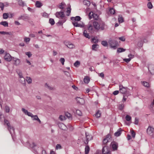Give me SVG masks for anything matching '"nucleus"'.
<instances>
[{
    "instance_id": "774afa93",
    "label": "nucleus",
    "mask_w": 154,
    "mask_h": 154,
    "mask_svg": "<svg viewBox=\"0 0 154 154\" xmlns=\"http://www.w3.org/2000/svg\"><path fill=\"white\" fill-rule=\"evenodd\" d=\"M131 134L132 137L133 138H134L135 137V135H136V134H135V132L134 131H131Z\"/></svg>"
},
{
    "instance_id": "5fc2aeb1",
    "label": "nucleus",
    "mask_w": 154,
    "mask_h": 154,
    "mask_svg": "<svg viewBox=\"0 0 154 154\" xmlns=\"http://www.w3.org/2000/svg\"><path fill=\"white\" fill-rule=\"evenodd\" d=\"M125 119L127 121H129L131 120V117L130 116L127 115L125 117Z\"/></svg>"
},
{
    "instance_id": "9b49d317",
    "label": "nucleus",
    "mask_w": 154,
    "mask_h": 154,
    "mask_svg": "<svg viewBox=\"0 0 154 154\" xmlns=\"http://www.w3.org/2000/svg\"><path fill=\"white\" fill-rule=\"evenodd\" d=\"M76 100L78 103L81 104H83L84 103V100L82 98H80L79 97H77L76 98Z\"/></svg>"
},
{
    "instance_id": "ea45409f",
    "label": "nucleus",
    "mask_w": 154,
    "mask_h": 154,
    "mask_svg": "<svg viewBox=\"0 0 154 154\" xmlns=\"http://www.w3.org/2000/svg\"><path fill=\"white\" fill-rule=\"evenodd\" d=\"M65 116L69 119H72V116L68 112L65 113Z\"/></svg>"
},
{
    "instance_id": "f257e3e1",
    "label": "nucleus",
    "mask_w": 154,
    "mask_h": 154,
    "mask_svg": "<svg viewBox=\"0 0 154 154\" xmlns=\"http://www.w3.org/2000/svg\"><path fill=\"white\" fill-rule=\"evenodd\" d=\"M93 23L94 27L96 29L103 30L104 29L105 23L103 21H95Z\"/></svg>"
},
{
    "instance_id": "dca6fc26",
    "label": "nucleus",
    "mask_w": 154,
    "mask_h": 154,
    "mask_svg": "<svg viewBox=\"0 0 154 154\" xmlns=\"http://www.w3.org/2000/svg\"><path fill=\"white\" fill-rule=\"evenodd\" d=\"M122 131V129L121 128H119L117 131L115 133V136L116 137L119 136L121 134Z\"/></svg>"
},
{
    "instance_id": "aec40b11",
    "label": "nucleus",
    "mask_w": 154,
    "mask_h": 154,
    "mask_svg": "<svg viewBox=\"0 0 154 154\" xmlns=\"http://www.w3.org/2000/svg\"><path fill=\"white\" fill-rule=\"evenodd\" d=\"M16 71L19 76V78L23 77L22 71L18 69L16 70Z\"/></svg>"
},
{
    "instance_id": "052dcab7",
    "label": "nucleus",
    "mask_w": 154,
    "mask_h": 154,
    "mask_svg": "<svg viewBox=\"0 0 154 154\" xmlns=\"http://www.w3.org/2000/svg\"><path fill=\"white\" fill-rule=\"evenodd\" d=\"M59 119L61 121H63L65 119V116H63L62 115H60L59 117Z\"/></svg>"
},
{
    "instance_id": "6e6552de",
    "label": "nucleus",
    "mask_w": 154,
    "mask_h": 154,
    "mask_svg": "<svg viewBox=\"0 0 154 154\" xmlns=\"http://www.w3.org/2000/svg\"><path fill=\"white\" fill-rule=\"evenodd\" d=\"M85 134L86 140L84 143L85 144H87L88 143V141L89 140L92 139L93 137L91 135H89L88 133H86Z\"/></svg>"
},
{
    "instance_id": "c756f323",
    "label": "nucleus",
    "mask_w": 154,
    "mask_h": 154,
    "mask_svg": "<svg viewBox=\"0 0 154 154\" xmlns=\"http://www.w3.org/2000/svg\"><path fill=\"white\" fill-rule=\"evenodd\" d=\"M90 81V79L89 78L88 76L85 77L84 79V82L85 83H88Z\"/></svg>"
},
{
    "instance_id": "4be33fe9",
    "label": "nucleus",
    "mask_w": 154,
    "mask_h": 154,
    "mask_svg": "<svg viewBox=\"0 0 154 154\" xmlns=\"http://www.w3.org/2000/svg\"><path fill=\"white\" fill-rule=\"evenodd\" d=\"M19 81L21 83H22L24 85H25V78L23 77L20 78L19 79Z\"/></svg>"
},
{
    "instance_id": "864d4df0",
    "label": "nucleus",
    "mask_w": 154,
    "mask_h": 154,
    "mask_svg": "<svg viewBox=\"0 0 154 154\" xmlns=\"http://www.w3.org/2000/svg\"><path fill=\"white\" fill-rule=\"evenodd\" d=\"M5 5L2 2H0V8H1L2 10L3 11L4 9Z\"/></svg>"
},
{
    "instance_id": "3c124183",
    "label": "nucleus",
    "mask_w": 154,
    "mask_h": 154,
    "mask_svg": "<svg viewBox=\"0 0 154 154\" xmlns=\"http://www.w3.org/2000/svg\"><path fill=\"white\" fill-rule=\"evenodd\" d=\"M147 6L149 9H151L152 8V5L151 2H149L147 4Z\"/></svg>"
},
{
    "instance_id": "c9c22d12",
    "label": "nucleus",
    "mask_w": 154,
    "mask_h": 154,
    "mask_svg": "<svg viewBox=\"0 0 154 154\" xmlns=\"http://www.w3.org/2000/svg\"><path fill=\"white\" fill-rule=\"evenodd\" d=\"M94 14H93V13L92 12H91L89 13L88 16L90 19H91L93 17L94 18Z\"/></svg>"
},
{
    "instance_id": "6e6d98bb",
    "label": "nucleus",
    "mask_w": 154,
    "mask_h": 154,
    "mask_svg": "<svg viewBox=\"0 0 154 154\" xmlns=\"http://www.w3.org/2000/svg\"><path fill=\"white\" fill-rule=\"evenodd\" d=\"M67 9H68V10L66 11V12L67 13H69L68 14H66L67 16H69L71 12V8L70 7H68V8H67Z\"/></svg>"
},
{
    "instance_id": "20e7f679",
    "label": "nucleus",
    "mask_w": 154,
    "mask_h": 154,
    "mask_svg": "<svg viewBox=\"0 0 154 154\" xmlns=\"http://www.w3.org/2000/svg\"><path fill=\"white\" fill-rule=\"evenodd\" d=\"M119 91L122 94H125L127 93L128 88L127 87H124L122 85H119Z\"/></svg>"
},
{
    "instance_id": "49530a36",
    "label": "nucleus",
    "mask_w": 154,
    "mask_h": 154,
    "mask_svg": "<svg viewBox=\"0 0 154 154\" xmlns=\"http://www.w3.org/2000/svg\"><path fill=\"white\" fill-rule=\"evenodd\" d=\"M76 114L79 116H81L82 115L81 111L79 110H77L76 112Z\"/></svg>"
},
{
    "instance_id": "412c9836",
    "label": "nucleus",
    "mask_w": 154,
    "mask_h": 154,
    "mask_svg": "<svg viewBox=\"0 0 154 154\" xmlns=\"http://www.w3.org/2000/svg\"><path fill=\"white\" fill-rule=\"evenodd\" d=\"M83 35L86 38H91L89 34L87 33V31L86 30H84L83 33Z\"/></svg>"
},
{
    "instance_id": "2eb2a0df",
    "label": "nucleus",
    "mask_w": 154,
    "mask_h": 154,
    "mask_svg": "<svg viewBox=\"0 0 154 154\" xmlns=\"http://www.w3.org/2000/svg\"><path fill=\"white\" fill-rule=\"evenodd\" d=\"M149 71L151 74L154 73V66L152 65H150L148 67Z\"/></svg>"
},
{
    "instance_id": "2f4dec72",
    "label": "nucleus",
    "mask_w": 154,
    "mask_h": 154,
    "mask_svg": "<svg viewBox=\"0 0 154 154\" xmlns=\"http://www.w3.org/2000/svg\"><path fill=\"white\" fill-rule=\"evenodd\" d=\"M125 49H124L123 48H117V52L119 53H120L125 51Z\"/></svg>"
},
{
    "instance_id": "37998d69",
    "label": "nucleus",
    "mask_w": 154,
    "mask_h": 154,
    "mask_svg": "<svg viewBox=\"0 0 154 154\" xmlns=\"http://www.w3.org/2000/svg\"><path fill=\"white\" fill-rule=\"evenodd\" d=\"M49 22L51 25H54L55 23L54 20L53 19L50 18L49 20Z\"/></svg>"
},
{
    "instance_id": "cd10ccee",
    "label": "nucleus",
    "mask_w": 154,
    "mask_h": 154,
    "mask_svg": "<svg viewBox=\"0 0 154 154\" xmlns=\"http://www.w3.org/2000/svg\"><path fill=\"white\" fill-rule=\"evenodd\" d=\"M83 4L86 5L87 6H89L90 5V2L89 1L87 0H84L83 1Z\"/></svg>"
},
{
    "instance_id": "338daca9",
    "label": "nucleus",
    "mask_w": 154,
    "mask_h": 154,
    "mask_svg": "<svg viewBox=\"0 0 154 154\" xmlns=\"http://www.w3.org/2000/svg\"><path fill=\"white\" fill-rule=\"evenodd\" d=\"M30 40V38H25L24 39V41L26 42H29Z\"/></svg>"
},
{
    "instance_id": "423d86ee",
    "label": "nucleus",
    "mask_w": 154,
    "mask_h": 154,
    "mask_svg": "<svg viewBox=\"0 0 154 154\" xmlns=\"http://www.w3.org/2000/svg\"><path fill=\"white\" fill-rule=\"evenodd\" d=\"M154 131L153 128L151 126H149L147 129V133L148 134L153 137V135Z\"/></svg>"
},
{
    "instance_id": "13d9d810",
    "label": "nucleus",
    "mask_w": 154,
    "mask_h": 154,
    "mask_svg": "<svg viewBox=\"0 0 154 154\" xmlns=\"http://www.w3.org/2000/svg\"><path fill=\"white\" fill-rule=\"evenodd\" d=\"M65 61V59L63 58H61L60 60V62L63 65L64 64Z\"/></svg>"
},
{
    "instance_id": "ddd939ff",
    "label": "nucleus",
    "mask_w": 154,
    "mask_h": 154,
    "mask_svg": "<svg viewBox=\"0 0 154 154\" xmlns=\"http://www.w3.org/2000/svg\"><path fill=\"white\" fill-rule=\"evenodd\" d=\"M112 148L113 150H116L118 147V145L117 143L115 142H112L111 143Z\"/></svg>"
},
{
    "instance_id": "a878e982",
    "label": "nucleus",
    "mask_w": 154,
    "mask_h": 154,
    "mask_svg": "<svg viewBox=\"0 0 154 154\" xmlns=\"http://www.w3.org/2000/svg\"><path fill=\"white\" fill-rule=\"evenodd\" d=\"M45 88H48V89L50 90H53L54 89V88L49 85L47 83H45Z\"/></svg>"
},
{
    "instance_id": "bb28decb",
    "label": "nucleus",
    "mask_w": 154,
    "mask_h": 154,
    "mask_svg": "<svg viewBox=\"0 0 154 154\" xmlns=\"http://www.w3.org/2000/svg\"><path fill=\"white\" fill-rule=\"evenodd\" d=\"M90 151V147L88 145L86 146L85 148V154H88Z\"/></svg>"
},
{
    "instance_id": "39448f33",
    "label": "nucleus",
    "mask_w": 154,
    "mask_h": 154,
    "mask_svg": "<svg viewBox=\"0 0 154 154\" xmlns=\"http://www.w3.org/2000/svg\"><path fill=\"white\" fill-rule=\"evenodd\" d=\"M13 64L15 66L20 65L21 64V60L20 59L14 57H12Z\"/></svg>"
},
{
    "instance_id": "09e8293b",
    "label": "nucleus",
    "mask_w": 154,
    "mask_h": 154,
    "mask_svg": "<svg viewBox=\"0 0 154 154\" xmlns=\"http://www.w3.org/2000/svg\"><path fill=\"white\" fill-rule=\"evenodd\" d=\"M109 12L111 14H113L115 13V10L113 8H110L109 10Z\"/></svg>"
},
{
    "instance_id": "a211bd4d",
    "label": "nucleus",
    "mask_w": 154,
    "mask_h": 154,
    "mask_svg": "<svg viewBox=\"0 0 154 154\" xmlns=\"http://www.w3.org/2000/svg\"><path fill=\"white\" fill-rule=\"evenodd\" d=\"M4 122L7 125V126L8 127V129H10V128L12 129V130H13V128H12V126H11L10 124V123L8 120L7 119H4Z\"/></svg>"
},
{
    "instance_id": "de8ad7c7",
    "label": "nucleus",
    "mask_w": 154,
    "mask_h": 154,
    "mask_svg": "<svg viewBox=\"0 0 154 154\" xmlns=\"http://www.w3.org/2000/svg\"><path fill=\"white\" fill-rule=\"evenodd\" d=\"M95 116L97 118H99L100 116V113L99 110H98L95 114Z\"/></svg>"
},
{
    "instance_id": "58836bf2",
    "label": "nucleus",
    "mask_w": 154,
    "mask_h": 154,
    "mask_svg": "<svg viewBox=\"0 0 154 154\" xmlns=\"http://www.w3.org/2000/svg\"><path fill=\"white\" fill-rule=\"evenodd\" d=\"M26 80L29 84H30L32 83V79L30 77H27Z\"/></svg>"
},
{
    "instance_id": "c03bdc74",
    "label": "nucleus",
    "mask_w": 154,
    "mask_h": 154,
    "mask_svg": "<svg viewBox=\"0 0 154 154\" xmlns=\"http://www.w3.org/2000/svg\"><path fill=\"white\" fill-rule=\"evenodd\" d=\"M98 46V45L97 44H93L92 45V49L93 50H96V48H97V46Z\"/></svg>"
},
{
    "instance_id": "4d7b16f0",
    "label": "nucleus",
    "mask_w": 154,
    "mask_h": 154,
    "mask_svg": "<svg viewBox=\"0 0 154 154\" xmlns=\"http://www.w3.org/2000/svg\"><path fill=\"white\" fill-rule=\"evenodd\" d=\"M101 44L104 46H107L108 45L107 42L106 41H103L101 42Z\"/></svg>"
},
{
    "instance_id": "a19ab883",
    "label": "nucleus",
    "mask_w": 154,
    "mask_h": 154,
    "mask_svg": "<svg viewBox=\"0 0 154 154\" xmlns=\"http://www.w3.org/2000/svg\"><path fill=\"white\" fill-rule=\"evenodd\" d=\"M29 19V17L27 16L26 15H23L22 20H26Z\"/></svg>"
},
{
    "instance_id": "72a5a7b5",
    "label": "nucleus",
    "mask_w": 154,
    "mask_h": 154,
    "mask_svg": "<svg viewBox=\"0 0 154 154\" xmlns=\"http://www.w3.org/2000/svg\"><path fill=\"white\" fill-rule=\"evenodd\" d=\"M13 129V130H12V128H10V129H8L9 131L10 132L11 134V136L12 137H13V134L14 133V128L12 127Z\"/></svg>"
},
{
    "instance_id": "473e14b6",
    "label": "nucleus",
    "mask_w": 154,
    "mask_h": 154,
    "mask_svg": "<svg viewBox=\"0 0 154 154\" xmlns=\"http://www.w3.org/2000/svg\"><path fill=\"white\" fill-rule=\"evenodd\" d=\"M35 5L36 7L40 8L42 6V4L39 1H37L36 2Z\"/></svg>"
},
{
    "instance_id": "f704fd0d",
    "label": "nucleus",
    "mask_w": 154,
    "mask_h": 154,
    "mask_svg": "<svg viewBox=\"0 0 154 154\" xmlns=\"http://www.w3.org/2000/svg\"><path fill=\"white\" fill-rule=\"evenodd\" d=\"M9 17L8 13H5L3 14V17L4 19H7Z\"/></svg>"
},
{
    "instance_id": "bf43d9fd",
    "label": "nucleus",
    "mask_w": 154,
    "mask_h": 154,
    "mask_svg": "<svg viewBox=\"0 0 154 154\" xmlns=\"http://www.w3.org/2000/svg\"><path fill=\"white\" fill-rule=\"evenodd\" d=\"M124 105L123 104H119V109L121 110H122L124 107Z\"/></svg>"
},
{
    "instance_id": "7c9ffc66",
    "label": "nucleus",
    "mask_w": 154,
    "mask_h": 154,
    "mask_svg": "<svg viewBox=\"0 0 154 154\" xmlns=\"http://www.w3.org/2000/svg\"><path fill=\"white\" fill-rule=\"evenodd\" d=\"M5 112L6 113H9L10 112V107L8 105H6L5 108Z\"/></svg>"
},
{
    "instance_id": "6ab92c4d",
    "label": "nucleus",
    "mask_w": 154,
    "mask_h": 154,
    "mask_svg": "<svg viewBox=\"0 0 154 154\" xmlns=\"http://www.w3.org/2000/svg\"><path fill=\"white\" fill-rule=\"evenodd\" d=\"M65 45H66L68 48H72L74 47V45L70 43V42L66 43L65 44Z\"/></svg>"
},
{
    "instance_id": "5701e85b",
    "label": "nucleus",
    "mask_w": 154,
    "mask_h": 154,
    "mask_svg": "<svg viewBox=\"0 0 154 154\" xmlns=\"http://www.w3.org/2000/svg\"><path fill=\"white\" fill-rule=\"evenodd\" d=\"M18 2V5L21 6L23 7L24 6V2L22 0H16Z\"/></svg>"
},
{
    "instance_id": "9d476101",
    "label": "nucleus",
    "mask_w": 154,
    "mask_h": 154,
    "mask_svg": "<svg viewBox=\"0 0 154 154\" xmlns=\"http://www.w3.org/2000/svg\"><path fill=\"white\" fill-rule=\"evenodd\" d=\"M93 27H94L93 24H92L90 23H89L87 26V28L89 32H92L93 31Z\"/></svg>"
},
{
    "instance_id": "0e129e2a",
    "label": "nucleus",
    "mask_w": 154,
    "mask_h": 154,
    "mask_svg": "<svg viewBox=\"0 0 154 154\" xmlns=\"http://www.w3.org/2000/svg\"><path fill=\"white\" fill-rule=\"evenodd\" d=\"M22 111L26 115H27L28 111L27 110H26L25 109L23 108L22 109Z\"/></svg>"
},
{
    "instance_id": "a18cd8bd",
    "label": "nucleus",
    "mask_w": 154,
    "mask_h": 154,
    "mask_svg": "<svg viewBox=\"0 0 154 154\" xmlns=\"http://www.w3.org/2000/svg\"><path fill=\"white\" fill-rule=\"evenodd\" d=\"M143 41L141 40L138 42L137 45L139 47H141L143 46Z\"/></svg>"
},
{
    "instance_id": "f8f14e48",
    "label": "nucleus",
    "mask_w": 154,
    "mask_h": 154,
    "mask_svg": "<svg viewBox=\"0 0 154 154\" xmlns=\"http://www.w3.org/2000/svg\"><path fill=\"white\" fill-rule=\"evenodd\" d=\"M102 152L103 154H110V151L107 149V147L105 146L103 147Z\"/></svg>"
},
{
    "instance_id": "4c0bfd02",
    "label": "nucleus",
    "mask_w": 154,
    "mask_h": 154,
    "mask_svg": "<svg viewBox=\"0 0 154 154\" xmlns=\"http://www.w3.org/2000/svg\"><path fill=\"white\" fill-rule=\"evenodd\" d=\"M66 19H62V20L59 21L58 22V23L60 25H62L63 23L66 21Z\"/></svg>"
},
{
    "instance_id": "7ed1b4c3",
    "label": "nucleus",
    "mask_w": 154,
    "mask_h": 154,
    "mask_svg": "<svg viewBox=\"0 0 154 154\" xmlns=\"http://www.w3.org/2000/svg\"><path fill=\"white\" fill-rule=\"evenodd\" d=\"M55 15L56 17L61 19H66L65 14L63 12H57L55 14Z\"/></svg>"
},
{
    "instance_id": "603ef678",
    "label": "nucleus",
    "mask_w": 154,
    "mask_h": 154,
    "mask_svg": "<svg viewBox=\"0 0 154 154\" xmlns=\"http://www.w3.org/2000/svg\"><path fill=\"white\" fill-rule=\"evenodd\" d=\"M65 5L64 3L62 2L59 6V8L61 9L64 8V6Z\"/></svg>"
},
{
    "instance_id": "1a4fd4ad",
    "label": "nucleus",
    "mask_w": 154,
    "mask_h": 154,
    "mask_svg": "<svg viewBox=\"0 0 154 154\" xmlns=\"http://www.w3.org/2000/svg\"><path fill=\"white\" fill-rule=\"evenodd\" d=\"M110 136L108 134L106 135V138H104L103 140V143L104 144H106L109 141L110 139Z\"/></svg>"
},
{
    "instance_id": "0eeeda50",
    "label": "nucleus",
    "mask_w": 154,
    "mask_h": 154,
    "mask_svg": "<svg viewBox=\"0 0 154 154\" xmlns=\"http://www.w3.org/2000/svg\"><path fill=\"white\" fill-rule=\"evenodd\" d=\"M4 58L6 61L9 62L12 60V57L9 54L5 53Z\"/></svg>"
},
{
    "instance_id": "c85d7f7f",
    "label": "nucleus",
    "mask_w": 154,
    "mask_h": 154,
    "mask_svg": "<svg viewBox=\"0 0 154 154\" xmlns=\"http://www.w3.org/2000/svg\"><path fill=\"white\" fill-rule=\"evenodd\" d=\"M0 24L5 27L8 26V23L7 21H2L0 23Z\"/></svg>"
},
{
    "instance_id": "4468645a",
    "label": "nucleus",
    "mask_w": 154,
    "mask_h": 154,
    "mask_svg": "<svg viewBox=\"0 0 154 154\" xmlns=\"http://www.w3.org/2000/svg\"><path fill=\"white\" fill-rule=\"evenodd\" d=\"M130 56H132V57H130V58H125L123 59V61L126 62L127 63H128L134 57V55H132L131 54H129L128 55V57H130Z\"/></svg>"
},
{
    "instance_id": "b1692460",
    "label": "nucleus",
    "mask_w": 154,
    "mask_h": 154,
    "mask_svg": "<svg viewBox=\"0 0 154 154\" xmlns=\"http://www.w3.org/2000/svg\"><path fill=\"white\" fill-rule=\"evenodd\" d=\"M71 20H72L73 19H74V21H79L80 20L81 18L79 16H77L75 17H71Z\"/></svg>"
},
{
    "instance_id": "69168bd1",
    "label": "nucleus",
    "mask_w": 154,
    "mask_h": 154,
    "mask_svg": "<svg viewBox=\"0 0 154 154\" xmlns=\"http://www.w3.org/2000/svg\"><path fill=\"white\" fill-rule=\"evenodd\" d=\"M28 116H29L31 117V118H33V115L30 112H28L27 113V114Z\"/></svg>"
},
{
    "instance_id": "79ce46f5",
    "label": "nucleus",
    "mask_w": 154,
    "mask_h": 154,
    "mask_svg": "<svg viewBox=\"0 0 154 154\" xmlns=\"http://www.w3.org/2000/svg\"><path fill=\"white\" fill-rule=\"evenodd\" d=\"M92 40L93 42L95 43H98V39L97 38V37H94L93 38H92Z\"/></svg>"
},
{
    "instance_id": "e2e57ef3",
    "label": "nucleus",
    "mask_w": 154,
    "mask_h": 154,
    "mask_svg": "<svg viewBox=\"0 0 154 154\" xmlns=\"http://www.w3.org/2000/svg\"><path fill=\"white\" fill-rule=\"evenodd\" d=\"M25 54L26 55L28 56L29 58L30 57L32 56V54L30 52H26Z\"/></svg>"
},
{
    "instance_id": "8fccbe9b",
    "label": "nucleus",
    "mask_w": 154,
    "mask_h": 154,
    "mask_svg": "<svg viewBox=\"0 0 154 154\" xmlns=\"http://www.w3.org/2000/svg\"><path fill=\"white\" fill-rule=\"evenodd\" d=\"M142 84L144 86L146 87H148L149 86V84L147 82H143L142 83Z\"/></svg>"
},
{
    "instance_id": "f3484780",
    "label": "nucleus",
    "mask_w": 154,
    "mask_h": 154,
    "mask_svg": "<svg viewBox=\"0 0 154 154\" xmlns=\"http://www.w3.org/2000/svg\"><path fill=\"white\" fill-rule=\"evenodd\" d=\"M72 23L73 25L75 27H83V26L80 24H79L77 22L75 21H73V22H72Z\"/></svg>"
},
{
    "instance_id": "393cba45",
    "label": "nucleus",
    "mask_w": 154,
    "mask_h": 154,
    "mask_svg": "<svg viewBox=\"0 0 154 154\" xmlns=\"http://www.w3.org/2000/svg\"><path fill=\"white\" fill-rule=\"evenodd\" d=\"M118 20L119 23H122L124 22L123 18L121 15H119Z\"/></svg>"
},
{
    "instance_id": "680f3d73",
    "label": "nucleus",
    "mask_w": 154,
    "mask_h": 154,
    "mask_svg": "<svg viewBox=\"0 0 154 154\" xmlns=\"http://www.w3.org/2000/svg\"><path fill=\"white\" fill-rule=\"evenodd\" d=\"M62 148L61 146L59 144H57L56 146V149H61Z\"/></svg>"
},
{
    "instance_id": "f03ea898",
    "label": "nucleus",
    "mask_w": 154,
    "mask_h": 154,
    "mask_svg": "<svg viewBox=\"0 0 154 154\" xmlns=\"http://www.w3.org/2000/svg\"><path fill=\"white\" fill-rule=\"evenodd\" d=\"M109 43L111 48L114 49H116L118 44V42L116 40H110L109 41Z\"/></svg>"
},
{
    "instance_id": "e433bc0d",
    "label": "nucleus",
    "mask_w": 154,
    "mask_h": 154,
    "mask_svg": "<svg viewBox=\"0 0 154 154\" xmlns=\"http://www.w3.org/2000/svg\"><path fill=\"white\" fill-rule=\"evenodd\" d=\"M80 63L79 61L77 60L74 64V65L76 67H78L80 65Z\"/></svg>"
}]
</instances>
